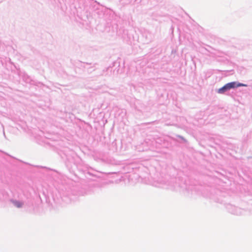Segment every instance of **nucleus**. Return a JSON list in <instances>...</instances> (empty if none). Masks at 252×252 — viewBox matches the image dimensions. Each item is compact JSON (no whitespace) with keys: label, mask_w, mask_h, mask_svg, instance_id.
Wrapping results in <instances>:
<instances>
[{"label":"nucleus","mask_w":252,"mask_h":252,"mask_svg":"<svg viewBox=\"0 0 252 252\" xmlns=\"http://www.w3.org/2000/svg\"><path fill=\"white\" fill-rule=\"evenodd\" d=\"M229 89L228 88V87H227V85L226 84L222 88L219 89L218 91V93H220V94H223L225 92H226V91H227Z\"/></svg>","instance_id":"f03ea898"},{"label":"nucleus","mask_w":252,"mask_h":252,"mask_svg":"<svg viewBox=\"0 0 252 252\" xmlns=\"http://www.w3.org/2000/svg\"><path fill=\"white\" fill-rule=\"evenodd\" d=\"M228 89L235 88L236 87H241V86H247L246 85L240 83H236L235 82H232L226 84Z\"/></svg>","instance_id":"f257e3e1"}]
</instances>
